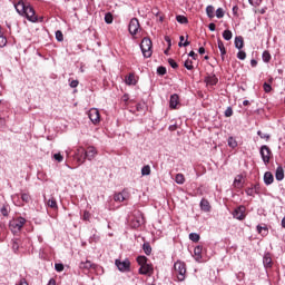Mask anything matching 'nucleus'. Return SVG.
Listing matches in <instances>:
<instances>
[{
    "instance_id": "obj_1",
    "label": "nucleus",
    "mask_w": 285,
    "mask_h": 285,
    "mask_svg": "<svg viewBox=\"0 0 285 285\" xmlns=\"http://www.w3.org/2000/svg\"><path fill=\"white\" fill-rule=\"evenodd\" d=\"M14 8L18 14L26 17L28 21H31V23H37V21H39V18L35 13V9L31 6L24 3L22 0L18 1L14 4Z\"/></svg>"
},
{
    "instance_id": "obj_2",
    "label": "nucleus",
    "mask_w": 285,
    "mask_h": 285,
    "mask_svg": "<svg viewBox=\"0 0 285 285\" xmlns=\"http://www.w3.org/2000/svg\"><path fill=\"white\" fill-rule=\"evenodd\" d=\"M78 153L80 155H83L82 160L81 158H78V161H80V164H83L86 159H88V161H92V159H95L98 155L97 148H95V146L87 147V150L83 148H79Z\"/></svg>"
},
{
    "instance_id": "obj_3",
    "label": "nucleus",
    "mask_w": 285,
    "mask_h": 285,
    "mask_svg": "<svg viewBox=\"0 0 285 285\" xmlns=\"http://www.w3.org/2000/svg\"><path fill=\"white\" fill-rule=\"evenodd\" d=\"M140 49H141L142 56L146 57V59L153 57V41L149 38H144L141 40Z\"/></svg>"
},
{
    "instance_id": "obj_4",
    "label": "nucleus",
    "mask_w": 285,
    "mask_h": 285,
    "mask_svg": "<svg viewBox=\"0 0 285 285\" xmlns=\"http://www.w3.org/2000/svg\"><path fill=\"white\" fill-rule=\"evenodd\" d=\"M174 271L177 275L178 282H184V279H186V263L177 261L174 264Z\"/></svg>"
},
{
    "instance_id": "obj_5",
    "label": "nucleus",
    "mask_w": 285,
    "mask_h": 285,
    "mask_svg": "<svg viewBox=\"0 0 285 285\" xmlns=\"http://www.w3.org/2000/svg\"><path fill=\"white\" fill-rule=\"evenodd\" d=\"M259 155L265 166H268V164H271V155H273L271 148L266 145H263L259 149Z\"/></svg>"
},
{
    "instance_id": "obj_6",
    "label": "nucleus",
    "mask_w": 285,
    "mask_h": 285,
    "mask_svg": "<svg viewBox=\"0 0 285 285\" xmlns=\"http://www.w3.org/2000/svg\"><path fill=\"white\" fill-rule=\"evenodd\" d=\"M88 117L95 126L101 121V116L99 115V109L97 108H91L88 112Z\"/></svg>"
},
{
    "instance_id": "obj_7",
    "label": "nucleus",
    "mask_w": 285,
    "mask_h": 285,
    "mask_svg": "<svg viewBox=\"0 0 285 285\" xmlns=\"http://www.w3.org/2000/svg\"><path fill=\"white\" fill-rule=\"evenodd\" d=\"M139 28H141V26L139 24V19L132 18L128 27L129 33H131L132 37H135V35L139 32Z\"/></svg>"
},
{
    "instance_id": "obj_8",
    "label": "nucleus",
    "mask_w": 285,
    "mask_h": 285,
    "mask_svg": "<svg viewBox=\"0 0 285 285\" xmlns=\"http://www.w3.org/2000/svg\"><path fill=\"white\" fill-rule=\"evenodd\" d=\"M126 199H130V193H128V189H122V191L114 195V202H117L118 204L126 202Z\"/></svg>"
},
{
    "instance_id": "obj_9",
    "label": "nucleus",
    "mask_w": 285,
    "mask_h": 285,
    "mask_svg": "<svg viewBox=\"0 0 285 285\" xmlns=\"http://www.w3.org/2000/svg\"><path fill=\"white\" fill-rule=\"evenodd\" d=\"M234 219H238V222H243L246 219V207L239 206L233 212Z\"/></svg>"
},
{
    "instance_id": "obj_10",
    "label": "nucleus",
    "mask_w": 285,
    "mask_h": 285,
    "mask_svg": "<svg viewBox=\"0 0 285 285\" xmlns=\"http://www.w3.org/2000/svg\"><path fill=\"white\" fill-rule=\"evenodd\" d=\"M26 226V218L18 217L11 223V228L14 230H21Z\"/></svg>"
},
{
    "instance_id": "obj_11",
    "label": "nucleus",
    "mask_w": 285,
    "mask_h": 285,
    "mask_svg": "<svg viewBox=\"0 0 285 285\" xmlns=\"http://www.w3.org/2000/svg\"><path fill=\"white\" fill-rule=\"evenodd\" d=\"M116 266L118 271L126 273V271H130V261H116Z\"/></svg>"
},
{
    "instance_id": "obj_12",
    "label": "nucleus",
    "mask_w": 285,
    "mask_h": 285,
    "mask_svg": "<svg viewBox=\"0 0 285 285\" xmlns=\"http://www.w3.org/2000/svg\"><path fill=\"white\" fill-rule=\"evenodd\" d=\"M138 272L140 275H153L154 268L150 264H146L141 265Z\"/></svg>"
},
{
    "instance_id": "obj_13",
    "label": "nucleus",
    "mask_w": 285,
    "mask_h": 285,
    "mask_svg": "<svg viewBox=\"0 0 285 285\" xmlns=\"http://www.w3.org/2000/svg\"><path fill=\"white\" fill-rule=\"evenodd\" d=\"M177 106H179V95L173 94L169 99V108L175 110L177 109Z\"/></svg>"
},
{
    "instance_id": "obj_14",
    "label": "nucleus",
    "mask_w": 285,
    "mask_h": 285,
    "mask_svg": "<svg viewBox=\"0 0 285 285\" xmlns=\"http://www.w3.org/2000/svg\"><path fill=\"white\" fill-rule=\"evenodd\" d=\"M263 264L265 268H272L273 267V258L271 257V253H266L263 256Z\"/></svg>"
},
{
    "instance_id": "obj_15",
    "label": "nucleus",
    "mask_w": 285,
    "mask_h": 285,
    "mask_svg": "<svg viewBox=\"0 0 285 285\" xmlns=\"http://www.w3.org/2000/svg\"><path fill=\"white\" fill-rule=\"evenodd\" d=\"M234 188H243L244 187V176L237 175L233 183Z\"/></svg>"
},
{
    "instance_id": "obj_16",
    "label": "nucleus",
    "mask_w": 285,
    "mask_h": 285,
    "mask_svg": "<svg viewBox=\"0 0 285 285\" xmlns=\"http://www.w3.org/2000/svg\"><path fill=\"white\" fill-rule=\"evenodd\" d=\"M273 181H275V177H273V173L266 171L264 174V184L266 186H271V184H273Z\"/></svg>"
},
{
    "instance_id": "obj_17",
    "label": "nucleus",
    "mask_w": 285,
    "mask_h": 285,
    "mask_svg": "<svg viewBox=\"0 0 285 285\" xmlns=\"http://www.w3.org/2000/svg\"><path fill=\"white\" fill-rule=\"evenodd\" d=\"M202 250H204V247L202 245H198L194 248V255L196 262H202Z\"/></svg>"
},
{
    "instance_id": "obj_18",
    "label": "nucleus",
    "mask_w": 285,
    "mask_h": 285,
    "mask_svg": "<svg viewBox=\"0 0 285 285\" xmlns=\"http://www.w3.org/2000/svg\"><path fill=\"white\" fill-rule=\"evenodd\" d=\"M200 210L204 213H210V203L203 198L200 200Z\"/></svg>"
},
{
    "instance_id": "obj_19",
    "label": "nucleus",
    "mask_w": 285,
    "mask_h": 285,
    "mask_svg": "<svg viewBox=\"0 0 285 285\" xmlns=\"http://www.w3.org/2000/svg\"><path fill=\"white\" fill-rule=\"evenodd\" d=\"M205 81H206L207 86H217V81H219V80L217 79L216 75H213V76L206 77Z\"/></svg>"
},
{
    "instance_id": "obj_20",
    "label": "nucleus",
    "mask_w": 285,
    "mask_h": 285,
    "mask_svg": "<svg viewBox=\"0 0 285 285\" xmlns=\"http://www.w3.org/2000/svg\"><path fill=\"white\" fill-rule=\"evenodd\" d=\"M79 268L82 271H90V268H95V265L90 261L81 262Z\"/></svg>"
},
{
    "instance_id": "obj_21",
    "label": "nucleus",
    "mask_w": 285,
    "mask_h": 285,
    "mask_svg": "<svg viewBox=\"0 0 285 285\" xmlns=\"http://www.w3.org/2000/svg\"><path fill=\"white\" fill-rule=\"evenodd\" d=\"M275 177L277 181H282L284 179V168L282 166L276 168Z\"/></svg>"
},
{
    "instance_id": "obj_22",
    "label": "nucleus",
    "mask_w": 285,
    "mask_h": 285,
    "mask_svg": "<svg viewBox=\"0 0 285 285\" xmlns=\"http://www.w3.org/2000/svg\"><path fill=\"white\" fill-rule=\"evenodd\" d=\"M234 45L237 50H242V48H244V38L242 36L236 37Z\"/></svg>"
},
{
    "instance_id": "obj_23",
    "label": "nucleus",
    "mask_w": 285,
    "mask_h": 285,
    "mask_svg": "<svg viewBox=\"0 0 285 285\" xmlns=\"http://www.w3.org/2000/svg\"><path fill=\"white\" fill-rule=\"evenodd\" d=\"M217 43H218V49L220 52L222 60L224 61V56L226 55V47L224 46V42L222 41V39H218Z\"/></svg>"
},
{
    "instance_id": "obj_24",
    "label": "nucleus",
    "mask_w": 285,
    "mask_h": 285,
    "mask_svg": "<svg viewBox=\"0 0 285 285\" xmlns=\"http://www.w3.org/2000/svg\"><path fill=\"white\" fill-rule=\"evenodd\" d=\"M206 14H207V17L209 18V19H213V18H215V7H213V6H207V8H206Z\"/></svg>"
},
{
    "instance_id": "obj_25",
    "label": "nucleus",
    "mask_w": 285,
    "mask_h": 285,
    "mask_svg": "<svg viewBox=\"0 0 285 285\" xmlns=\"http://www.w3.org/2000/svg\"><path fill=\"white\" fill-rule=\"evenodd\" d=\"M175 181L176 184H178L179 186H181L183 184H185L186 178L184 177V174H177L175 177Z\"/></svg>"
},
{
    "instance_id": "obj_26",
    "label": "nucleus",
    "mask_w": 285,
    "mask_h": 285,
    "mask_svg": "<svg viewBox=\"0 0 285 285\" xmlns=\"http://www.w3.org/2000/svg\"><path fill=\"white\" fill-rule=\"evenodd\" d=\"M7 43H8V39L3 36V31H1V27H0V48H6Z\"/></svg>"
},
{
    "instance_id": "obj_27",
    "label": "nucleus",
    "mask_w": 285,
    "mask_h": 285,
    "mask_svg": "<svg viewBox=\"0 0 285 285\" xmlns=\"http://www.w3.org/2000/svg\"><path fill=\"white\" fill-rule=\"evenodd\" d=\"M47 206H49V208H53V210H57V208H59V206L57 205V200L55 198H50L47 202Z\"/></svg>"
},
{
    "instance_id": "obj_28",
    "label": "nucleus",
    "mask_w": 285,
    "mask_h": 285,
    "mask_svg": "<svg viewBox=\"0 0 285 285\" xmlns=\"http://www.w3.org/2000/svg\"><path fill=\"white\" fill-rule=\"evenodd\" d=\"M126 83H127V86H135V83H137V81L135 80V75L130 73L126 78Z\"/></svg>"
},
{
    "instance_id": "obj_29",
    "label": "nucleus",
    "mask_w": 285,
    "mask_h": 285,
    "mask_svg": "<svg viewBox=\"0 0 285 285\" xmlns=\"http://www.w3.org/2000/svg\"><path fill=\"white\" fill-rule=\"evenodd\" d=\"M223 39H225V41H230V39H233V31L230 30H225L223 32Z\"/></svg>"
},
{
    "instance_id": "obj_30",
    "label": "nucleus",
    "mask_w": 285,
    "mask_h": 285,
    "mask_svg": "<svg viewBox=\"0 0 285 285\" xmlns=\"http://www.w3.org/2000/svg\"><path fill=\"white\" fill-rule=\"evenodd\" d=\"M142 250L146 255H150V253H153V247L149 243H144Z\"/></svg>"
},
{
    "instance_id": "obj_31",
    "label": "nucleus",
    "mask_w": 285,
    "mask_h": 285,
    "mask_svg": "<svg viewBox=\"0 0 285 285\" xmlns=\"http://www.w3.org/2000/svg\"><path fill=\"white\" fill-rule=\"evenodd\" d=\"M227 144L229 148H237V140L233 136L227 139Z\"/></svg>"
},
{
    "instance_id": "obj_32",
    "label": "nucleus",
    "mask_w": 285,
    "mask_h": 285,
    "mask_svg": "<svg viewBox=\"0 0 285 285\" xmlns=\"http://www.w3.org/2000/svg\"><path fill=\"white\" fill-rule=\"evenodd\" d=\"M137 263L139 264V266H145L146 264H148V258L146 256H138Z\"/></svg>"
},
{
    "instance_id": "obj_33",
    "label": "nucleus",
    "mask_w": 285,
    "mask_h": 285,
    "mask_svg": "<svg viewBox=\"0 0 285 285\" xmlns=\"http://www.w3.org/2000/svg\"><path fill=\"white\" fill-rule=\"evenodd\" d=\"M262 59L265 63H268L271 61V52L264 51L262 55Z\"/></svg>"
},
{
    "instance_id": "obj_34",
    "label": "nucleus",
    "mask_w": 285,
    "mask_h": 285,
    "mask_svg": "<svg viewBox=\"0 0 285 285\" xmlns=\"http://www.w3.org/2000/svg\"><path fill=\"white\" fill-rule=\"evenodd\" d=\"M141 175L142 176H148L150 175V165H146L141 168Z\"/></svg>"
},
{
    "instance_id": "obj_35",
    "label": "nucleus",
    "mask_w": 285,
    "mask_h": 285,
    "mask_svg": "<svg viewBox=\"0 0 285 285\" xmlns=\"http://www.w3.org/2000/svg\"><path fill=\"white\" fill-rule=\"evenodd\" d=\"M184 66L186 68V70H194L195 66H193V60H186L184 62Z\"/></svg>"
},
{
    "instance_id": "obj_36",
    "label": "nucleus",
    "mask_w": 285,
    "mask_h": 285,
    "mask_svg": "<svg viewBox=\"0 0 285 285\" xmlns=\"http://www.w3.org/2000/svg\"><path fill=\"white\" fill-rule=\"evenodd\" d=\"M189 239H190L191 242H199L200 236H199V234H197V233H190V234H189Z\"/></svg>"
},
{
    "instance_id": "obj_37",
    "label": "nucleus",
    "mask_w": 285,
    "mask_h": 285,
    "mask_svg": "<svg viewBox=\"0 0 285 285\" xmlns=\"http://www.w3.org/2000/svg\"><path fill=\"white\" fill-rule=\"evenodd\" d=\"M246 195H248L249 197H255V195H257V190L255 188H247L246 189Z\"/></svg>"
},
{
    "instance_id": "obj_38",
    "label": "nucleus",
    "mask_w": 285,
    "mask_h": 285,
    "mask_svg": "<svg viewBox=\"0 0 285 285\" xmlns=\"http://www.w3.org/2000/svg\"><path fill=\"white\" fill-rule=\"evenodd\" d=\"M176 21L178 23H188V18H186L185 16H177Z\"/></svg>"
},
{
    "instance_id": "obj_39",
    "label": "nucleus",
    "mask_w": 285,
    "mask_h": 285,
    "mask_svg": "<svg viewBox=\"0 0 285 285\" xmlns=\"http://www.w3.org/2000/svg\"><path fill=\"white\" fill-rule=\"evenodd\" d=\"M114 18H112V13L108 12L105 14V22H107L108 24L112 23Z\"/></svg>"
},
{
    "instance_id": "obj_40",
    "label": "nucleus",
    "mask_w": 285,
    "mask_h": 285,
    "mask_svg": "<svg viewBox=\"0 0 285 285\" xmlns=\"http://www.w3.org/2000/svg\"><path fill=\"white\" fill-rule=\"evenodd\" d=\"M248 2L254 8H259V6H262V0H248Z\"/></svg>"
},
{
    "instance_id": "obj_41",
    "label": "nucleus",
    "mask_w": 285,
    "mask_h": 285,
    "mask_svg": "<svg viewBox=\"0 0 285 285\" xmlns=\"http://www.w3.org/2000/svg\"><path fill=\"white\" fill-rule=\"evenodd\" d=\"M257 135H258V137H261V139H266V141H268V139H271V135L264 134V132H262V130H258Z\"/></svg>"
},
{
    "instance_id": "obj_42",
    "label": "nucleus",
    "mask_w": 285,
    "mask_h": 285,
    "mask_svg": "<svg viewBox=\"0 0 285 285\" xmlns=\"http://www.w3.org/2000/svg\"><path fill=\"white\" fill-rule=\"evenodd\" d=\"M19 239H13L12 240V250L13 253H17V250H19Z\"/></svg>"
},
{
    "instance_id": "obj_43",
    "label": "nucleus",
    "mask_w": 285,
    "mask_h": 285,
    "mask_svg": "<svg viewBox=\"0 0 285 285\" xmlns=\"http://www.w3.org/2000/svg\"><path fill=\"white\" fill-rule=\"evenodd\" d=\"M167 70L166 67L160 66L157 68V75H160V77H164V75H166Z\"/></svg>"
},
{
    "instance_id": "obj_44",
    "label": "nucleus",
    "mask_w": 285,
    "mask_h": 285,
    "mask_svg": "<svg viewBox=\"0 0 285 285\" xmlns=\"http://www.w3.org/2000/svg\"><path fill=\"white\" fill-rule=\"evenodd\" d=\"M216 17H217V19H224V9L223 8H218L216 10Z\"/></svg>"
},
{
    "instance_id": "obj_45",
    "label": "nucleus",
    "mask_w": 285,
    "mask_h": 285,
    "mask_svg": "<svg viewBox=\"0 0 285 285\" xmlns=\"http://www.w3.org/2000/svg\"><path fill=\"white\" fill-rule=\"evenodd\" d=\"M53 159L58 161V164H61V161H63V156L58 153L53 155Z\"/></svg>"
},
{
    "instance_id": "obj_46",
    "label": "nucleus",
    "mask_w": 285,
    "mask_h": 285,
    "mask_svg": "<svg viewBox=\"0 0 285 285\" xmlns=\"http://www.w3.org/2000/svg\"><path fill=\"white\" fill-rule=\"evenodd\" d=\"M168 63H169V66H170L171 68H174V69L179 68V65H177V62H176L173 58H169V59H168Z\"/></svg>"
},
{
    "instance_id": "obj_47",
    "label": "nucleus",
    "mask_w": 285,
    "mask_h": 285,
    "mask_svg": "<svg viewBox=\"0 0 285 285\" xmlns=\"http://www.w3.org/2000/svg\"><path fill=\"white\" fill-rule=\"evenodd\" d=\"M57 41H63V32L61 30L56 31Z\"/></svg>"
},
{
    "instance_id": "obj_48",
    "label": "nucleus",
    "mask_w": 285,
    "mask_h": 285,
    "mask_svg": "<svg viewBox=\"0 0 285 285\" xmlns=\"http://www.w3.org/2000/svg\"><path fill=\"white\" fill-rule=\"evenodd\" d=\"M237 59H239L240 61H244V59H246V52L245 51H238L237 52Z\"/></svg>"
},
{
    "instance_id": "obj_49",
    "label": "nucleus",
    "mask_w": 285,
    "mask_h": 285,
    "mask_svg": "<svg viewBox=\"0 0 285 285\" xmlns=\"http://www.w3.org/2000/svg\"><path fill=\"white\" fill-rule=\"evenodd\" d=\"M21 199L22 202H24L26 204H28L30 202V194H21Z\"/></svg>"
},
{
    "instance_id": "obj_50",
    "label": "nucleus",
    "mask_w": 285,
    "mask_h": 285,
    "mask_svg": "<svg viewBox=\"0 0 285 285\" xmlns=\"http://www.w3.org/2000/svg\"><path fill=\"white\" fill-rule=\"evenodd\" d=\"M83 222H90V212L85 210L82 215Z\"/></svg>"
},
{
    "instance_id": "obj_51",
    "label": "nucleus",
    "mask_w": 285,
    "mask_h": 285,
    "mask_svg": "<svg viewBox=\"0 0 285 285\" xmlns=\"http://www.w3.org/2000/svg\"><path fill=\"white\" fill-rule=\"evenodd\" d=\"M256 230L257 233H259V235H262V230H264L265 233H268V227H262L261 225L256 226Z\"/></svg>"
},
{
    "instance_id": "obj_52",
    "label": "nucleus",
    "mask_w": 285,
    "mask_h": 285,
    "mask_svg": "<svg viewBox=\"0 0 285 285\" xmlns=\"http://www.w3.org/2000/svg\"><path fill=\"white\" fill-rule=\"evenodd\" d=\"M55 268H56L57 273H62V271H63V264H61V263H56Z\"/></svg>"
},
{
    "instance_id": "obj_53",
    "label": "nucleus",
    "mask_w": 285,
    "mask_h": 285,
    "mask_svg": "<svg viewBox=\"0 0 285 285\" xmlns=\"http://www.w3.org/2000/svg\"><path fill=\"white\" fill-rule=\"evenodd\" d=\"M263 88L265 92H271V90H273V87L268 82H264Z\"/></svg>"
},
{
    "instance_id": "obj_54",
    "label": "nucleus",
    "mask_w": 285,
    "mask_h": 285,
    "mask_svg": "<svg viewBox=\"0 0 285 285\" xmlns=\"http://www.w3.org/2000/svg\"><path fill=\"white\" fill-rule=\"evenodd\" d=\"M225 117H233V107H227L225 110Z\"/></svg>"
},
{
    "instance_id": "obj_55",
    "label": "nucleus",
    "mask_w": 285,
    "mask_h": 285,
    "mask_svg": "<svg viewBox=\"0 0 285 285\" xmlns=\"http://www.w3.org/2000/svg\"><path fill=\"white\" fill-rule=\"evenodd\" d=\"M0 213H1V215H3V217H8V207L2 206V207L0 208Z\"/></svg>"
},
{
    "instance_id": "obj_56",
    "label": "nucleus",
    "mask_w": 285,
    "mask_h": 285,
    "mask_svg": "<svg viewBox=\"0 0 285 285\" xmlns=\"http://www.w3.org/2000/svg\"><path fill=\"white\" fill-rule=\"evenodd\" d=\"M69 86L70 88H77V86H79V80H71Z\"/></svg>"
},
{
    "instance_id": "obj_57",
    "label": "nucleus",
    "mask_w": 285,
    "mask_h": 285,
    "mask_svg": "<svg viewBox=\"0 0 285 285\" xmlns=\"http://www.w3.org/2000/svg\"><path fill=\"white\" fill-rule=\"evenodd\" d=\"M165 41L168 42V49L173 46V41L170 40V37L166 36Z\"/></svg>"
},
{
    "instance_id": "obj_58",
    "label": "nucleus",
    "mask_w": 285,
    "mask_h": 285,
    "mask_svg": "<svg viewBox=\"0 0 285 285\" xmlns=\"http://www.w3.org/2000/svg\"><path fill=\"white\" fill-rule=\"evenodd\" d=\"M208 28H209L210 32H215V30H216V26L214 22L209 23Z\"/></svg>"
},
{
    "instance_id": "obj_59",
    "label": "nucleus",
    "mask_w": 285,
    "mask_h": 285,
    "mask_svg": "<svg viewBox=\"0 0 285 285\" xmlns=\"http://www.w3.org/2000/svg\"><path fill=\"white\" fill-rule=\"evenodd\" d=\"M188 56L191 57L194 60L197 59V53H195V51H190Z\"/></svg>"
},
{
    "instance_id": "obj_60",
    "label": "nucleus",
    "mask_w": 285,
    "mask_h": 285,
    "mask_svg": "<svg viewBox=\"0 0 285 285\" xmlns=\"http://www.w3.org/2000/svg\"><path fill=\"white\" fill-rule=\"evenodd\" d=\"M199 55H206V49L204 47H200L198 49Z\"/></svg>"
},
{
    "instance_id": "obj_61",
    "label": "nucleus",
    "mask_w": 285,
    "mask_h": 285,
    "mask_svg": "<svg viewBox=\"0 0 285 285\" xmlns=\"http://www.w3.org/2000/svg\"><path fill=\"white\" fill-rule=\"evenodd\" d=\"M250 66H252L253 68H255V66H257V60L252 59V60H250Z\"/></svg>"
},
{
    "instance_id": "obj_62",
    "label": "nucleus",
    "mask_w": 285,
    "mask_h": 285,
    "mask_svg": "<svg viewBox=\"0 0 285 285\" xmlns=\"http://www.w3.org/2000/svg\"><path fill=\"white\" fill-rule=\"evenodd\" d=\"M252 188H254L256 190V195H257V193H259V185H254V187H252Z\"/></svg>"
},
{
    "instance_id": "obj_63",
    "label": "nucleus",
    "mask_w": 285,
    "mask_h": 285,
    "mask_svg": "<svg viewBox=\"0 0 285 285\" xmlns=\"http://www.w3.org/2000/svg\"><path fill=\"white\" fill-rule=\"evenodd\" d=\"M188 46H190V41L187 40V41L183 42V47H184V48H186V47H188Z\"/></svg>"
},
{
    "instance_id": "obj_64",
    "label": "nucleus",
    "mask_w": 285,
    "mask_h": 285,
    "mask_svg": "<svg viewBox=\"0 0 285 285\" xmlns=\"http://www.w3.org/2000/svg\"><path fill=\"white\" fill-rule=\"evenodd\" d=\"M282 226H283V228H285V217H283V219H282Z\"/></svg>"
}]
</instances>
